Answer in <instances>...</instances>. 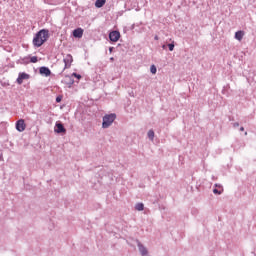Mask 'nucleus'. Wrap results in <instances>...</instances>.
I'll return each mask as SVG.
<instances>
[{
    "label": "nucleus",
    "instance_id": "obj_1",
    "mask_svg": "<svg viewBox=\"0 0 256 256\" xmlns=\"http://www.w3.org/2000/svg\"><path fill=\"white\" fill-rule=\"evenodd\" d=\"M49 39V30H40L33 38V45L35 47H41Z\"/></svg>",
    "mask_w": 256,
    "mask_h": 256
},
{
    "label": "nucleus",
    "instance_id": "obj_2",
    "mask_svg": "<svg viewBox=\"0 0 256 256\" xmlns=\"http://www.w3.org/2000/svg\"><path fill=\"white\" fill-rule=\"evenodd\" d=\"M115 119H117V115H115V114L105 115L103 117V123H102L103 129H107V128L111 127V125H113V121H115Z\"/></svg>",
    "mask_w": 256,
    "mask_h": 256
},
{
    "label": "nucleus",
    "instance_id": "obj_3",
    "mask_svg": "<svg viewBox=\"0 0 256 256\" xmlns=\"http://www.w3.org/2000/svg\"><path fill=\"white\" fill-rule=\"evenodd\" d=\"M109 39L113 43H117V41H119V39H121V33H119V31H112L109 34Z\"/></svg>",
    "mask_w": 256,
    "mask_h": 256
},
{
    "label": "nucleus",
    "instance_id": "obj_4",
    "mask_svg": "<svg viewBox=\"0 0 256 256\" xmlns=\"http://www.w3.org/2000/svg\"><path fill=\"white\" fill-rule=\"evenodd\" d=\"M16 129L19 131V133H23L25 129H27V125L25 124V120L20 119L16 122Z\"/></svg>",
    "mask_w": 256,
    "mask_h": 256
},
{
    "label": "nucleus",
    "instance_id": "obj_5",
    "mask_svg": "<svg viewBox=\"0 0 256 256\" xmlns=\"http://www.w3.org/2000/svg\"><path fill=\"white\" fill-rule=\"evenodd\" d=\"M63 62L65 64L64 69H69V67H71V63H73V56L71 54H67L63 59Z\"/></svg>",
    "mask_w": 256,
    "mask_h": 256
},
{
    "label": "nucleus",
    "instance_id": "obj_6",
    "mask_svg": "<svg viewBox=\"0 0 256 256\" xmlns=\"http://www.w3.org/2000/svg\"><path fill=\"white\" fill-rule=\"evenodd\" d=\"M83 33V28H77L73 31V37H75L76 39H81V37H83Z\"/></svg>",
    "mask_w": 256,
    "mask_h": 256
},
{
    "label": "nucleus",
    "instance_id": "obj_7",
    "mask_svg": "<svg viewBox=\"0 0 256 256\" xmlns=\"http://www.w3.org/2000/svg\"><path fill=\"white\" fill-rule=\"evenodd\" d=\"M55 132H56V133H66L67 130L65 129V127L63 126V124H61V123H56Z\"/></svg>",
    "mask_w": 256,
    "mask_h": 256
},
{
    "label": "nucleus",
    "instance_id": "obj_8",
    "mask_svg": "<svg viewBox=\"0 0 256 256\" xmlns=\"http://www.w3.org/2000/svg\"><path fill=\"white\" fill-rule=\"evenodd\" d=\"M40 74L45 75V77H49V75H51V70H49L47 67H41Z\"/></svg>",
    "mask_w": 256,
    "mask_h": 256
},
{
    "label": "nucleus",
    "instance_id": "obj_9",
    "mask_svg": "<svg viewBox=\"0 0 256 256\" xmlns=\"http://www.w3.org/2000/svg\"><path fill=\"white\" fill-rule=\"evenodd\" d=\"M243 37H245L244 31L240 30L235 33V39H237V41H243Z\"/></svg>",
    "mask_w": 256,
    "mask_h": 256
},
{
    "label": "nucleus",
    "instance_id": "obj_10",
    "mask_svg": "<svg viewBox=\"0 0 256 256\" xmlns=\"http://www.w3.org/2000/svg\"><path fill=\"white\" fill-rule=\"evenodd\" d=\"M105 3H106V0H96L95 7H97L98 9H101V7L105 5Z\"/></svg>",
    "mask_w": 256,
    "mask_h": 256
},
{
    "label": "nucleus",
    "instance_id": "obj_11",
    "mask_svg": "<svg viewBox=\"0 0 256 256\" xmlns=\"http://www.w3.org/2000/svg\"><path fill=\"white\" fill-rule=\"evenodd\" d=\"M136 211H143L145 209V205L143 203H138L135 206Z\"/></svg>",
    "mask_w": 256,
    "mask_h": 256
},
{
    "label": "nucleus",
    "instance_id": "obj_12",
    "mask_svg": "<svg viewBox=\"0 0 256 256\" xmlns=\"http://www.w3.org/2000/svg\"><path fill=\"white\" fill-rule=\"evenodd\" d=\"M139 251L142 255H147V248L143 245H139Z\"/></svg>",
    "mask_w": 256,
    "mask_h": 256
},
{
    "label": "nucleus",
    "instance_id": "obj_13",
    "mask_svg": "<svg viewBox=\"0 0 256 256\" xmlns=\"http://www.w3.org/2000/svg\"><path fill=\"white\" fill-rule=\"evenodd\" d=\"M148 137L150 141H153V139L155 138V132L153 130H149Z\"/></svg>",
    "mask_w": 256,
    "mask_h": 256
},
{
    "label": "nucleus",
    "instance_id": "obj_14",
    "mask_svg": "<svg viewBox=\"0 0 256 256\" xmlns=\"http://www.w3.org/2000/svg\"><path fill=\"white\" fill-rule=\"evenodd\" d=\"M19 77L22 81H25V79H29V74L27 73H20Z\"/></svg>",
    "mask_w": 256,
    "mask_h": 256
},
{
    "label": "nucleus",
    "instance_id": "obj_15",
    "mask_svg": "<svg viewBox=\"0 0 256 256\" xmlns=\"http://www.w3.org/2000/svg\"><path fill=\"white\" fill-rule=\"evenodd\" d=\"M150 71H151V74H152V75H155V74L157 73V67H155V65H152V66L150 67Z\"/></svg>",
    "mask_w": 256,
    "mask_h": 256
},
{
    "label": "nucleus",
    "instance_id": "obj_16",
    "mask_svg": "<svg viewBox=\"0 0 256 256\" xmlns=\"http://www.w3.org/2000/svg\"><path fill=\"white\" fill-rule=\"evenodd\" d=\"M31 63H37V61H39V59L37 58V56H33L30 58Z\"/></svg>",
    "mask_w": 256,
    "mask_h": 256
},
{
    "label": "nucleus",
    "instance_id": "obj_17",
    "mask_svg": "<svg viewBox=\"0 0 256 256\" xmlns=\"http://www.w3.org/2000/svg\"><path fill=\"white\" fill-rule=\"evenodd\" d=\"M169 51H173L175 49V44H168Z\"/></svg>",
    "mask_w": 256,
    "mask_h": 256
},
{
    "label": "nucleus",
    "instance_id": "obj_18",
    "mask_svg": "<svg viewBox=\"0 0 256 256\" xmlns=\"http://www.w3.org/2000/svg\"><path fill=\"white\" fill-rule=\"evenodd\" d=\"M72 75H73V77H76V79H81V75L80 74L73 73Z\"/></svg>",
    "mask_w": 256,
    "mask_h": 256
},
{
    "label": "nucleus",
    "instance_id": "obj_19",
    "mask_svg": "<svg viewBox=\"0 0 256 256\" xmlns=\"http://www.w3.org/2000/svg\"><path fill=\"white\" fill-rule=\"evenodd\" d=\"M213 193H215V195H221V191H219L218 189H214Z\"/></svg>",
    "mask_w": 256,
    "mask_h": 256
},
{
    "label": "nucleus",
    "instance_id": "obj_20",
    "mask_svg": "<svg viewBox=\"0 0 256 256\" xmlns=\"http://www.w3.org/2000/svg\"><path fill=\"white\" fill-rule=\"evenodd\" d=\"M17 83H18V85H21L23 83V80L19 76L17 78Z\"/></svg>",
    "mask_w": 256,
    "mask_h": 256
},
{
    "label": "nucleus",
    "instance_id": "obj_21",
    "mask_svg": "<svg viewBox=\"0 0 256 256\" xmlns=\"http://www.w3.org/2000/svg\"><path fill=\"white\" fill-rule=\"evenodd\" d=\"M61 99H62V97H61V96H58V97L56 98V103H61Z\"/></svg>",
    "mask_w": 256,
    "mask_h": 256
},
{
    "label": "nucleus",
    "instance_id": "obj_22",
    "mask_svg": "<svg viewBox=\"0 0 256 256\" xmlns=\"http://www.w3.org/2000/svg\"><path fill=\"white\" fill-rule=\"evenodd\" d=\"M66 79H68L69 81H71V82H70V85H73V80H71V77L66 76Z\"/></svg>",
    "mask_w": 256,
    "mask_h": 256
},
{
    "label": "nucleus",
    "instance_id": "obj_23",
    "mask_svg": "<svg viewBox=\"0 0 256 256\" xmlns=\"http://www.w3.org/2000/svg\"><path fill=\"white\" fill-rule=\"evenodd\" d=\"M234 127H239V123H234Z\"/></svg>",
    "mask_w": 256,
    "mask_h": 256
},
{
    "label": "nucleus",
    "instance_id": "obj_24",
    "mask_svg": "<svg viewBox=\"0 0 256 256\" xmlns=\"http://www.w3.org/2000/svg\"><path fill=\"white\" fill-rule=\"evenodd\" d=\"M240 131H245V128H244V127H241V128H240Z\"/></svg>",
    "mask_w": 256,
    "mask_h": 256
},
{
    "label": "nucleus",
    "instance_id": "obj_25",
    "mask_svg": "<svg viewBox=\"0 0 256 256\" xmlns=\"http://www.w3.org/2000/svg\"><path fill=\"white\" fill-rule=\"evenodd\" d=\"M111 59V61H113V58H110Z\"/></svg>",
    "mask_w": 256,
    "mask_h": 256
},
{
    "label": "nucleus",
    "instance_id": "obj_26",
    "mask_svg": "<svg viewBox=\"0 0 256 256\" xmlns=\"http://www.w3.org/2000/svg\"><path fill=\"white\" fill-rule=\"evenodd\" d=\"M245 135H247V132H245Z\"/></svg>",
    "mask_w": 256,
    "mask_h": 256
}]
</instances>
